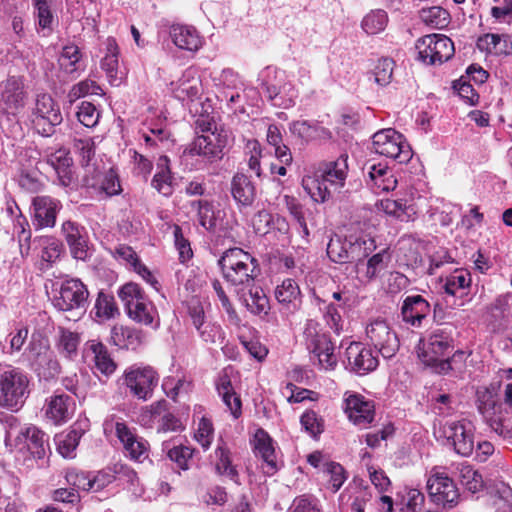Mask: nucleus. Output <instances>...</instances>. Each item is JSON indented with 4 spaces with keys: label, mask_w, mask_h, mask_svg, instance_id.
<instances>
[{
    "label": "nucleus",
    "mask_w": 512,
    "mask_h": 512,
    "mask_svg": "<svg viewBox=\"0 0 512 512\" xmlns=\"http://www.w3.org/2000/svg\"><path fill=\"white\" fill-rule=\"evenodd\" d=\"M29 394V375L19 367L0 364V407L18 412Z\"/></svg>",
    "instance_id": "nucleus-1"
},
{
    "label": "nucleus",
    "mask_w": 512,
    "mask_h": 512,
    "mask_svg": "<svg viewBox=\"0 0 512 512\" xmlns=\"http://www.w3.org/2000/svg\"><path fill=\"white\" fill-rule=\"evenodd\" d=\"M224 279L236 287H250L257 276V260L241 248H231L218 260Z\"/></svg>",
    "instance_id": "nucleus-2"
},
{
    "label": "nucleus",
    "mask_w": 512,
    "mask_h": 512,
    "mask_svg": "<svg viewBox=\"0 0 512 512\" xmlns=\"http://www.w3.org/2000/svg\"><path fill=\"white\" fill-rule=\"evenodd\" d=\"M128 317L134 322L157 329L160 325L158 311L141 287L133 282L124 284L118 290Z\"/></svg>",
    "instance_id": "nucleus-3"
},
{
    "label": "nucleus",
    "mask_w": 512,
    "mask_h": 512,
    "mask_svg": "<svg viewBox=\"0 0 512 512\" xmlns=\"http://www.w3.org/2000/svg\"><path fill=\"white\" fill-rule=\"evenodd\" d=\"M454 331L452 324L434 329L419 355L423 363L434 367L439 373H446L451 369L449 355L454 348Z\"/></svg>",
    "instance_id": "nucleus-4"
},
{
    "label": "nucleus",
    "mask_w": 512,
    "mask_h": 512,
    "mask_svg": "<svg viewBox=\"0 0 512 512\" xmlns=\"http://www.w3.org/2000/svg\"><path fill=\"white\" fill-rule=\"evenodd\" d=\"M434 434L440 439H445L461 456H469L474 450L472 425L466 419H439L434 424Z\"/></svg>",
    "instance_id": "nucleus-5"
},
{
    "label": "nucleus",
    "mask_w": 512,
    "mask_h": 512,
    "mask_svg": "<svg viewBox=\"0 0 512 512\" xmlns=\"http://www.w3.org/2000/svg\"><path fill=\"white\" fill-rule=\"evenodd\" d=\"M303 338L307 349L318 360L322 369L333 370L337 365L334 354V345L330 338L322 332L321 325L315 320H308L303 331Z\"/></svg>",
    "instance_id": "nucleus-6"
},
{
    "label": "nucleus",
    "mask_w": 512,
    "mask_h": 512,
    "mask_svg": "<svg viewBox=\"0 0 512 512\" xmlns=\"http://www.w3.org/2000/svg\"><path fill=\"white\" fill-rule=\"evenodd\" d=\"M62 121L60 107L53 97L48 93L38 94L31 113V123L37 133L50 137L55 133V127Z\"/></svg>",
    "instance_id": "nucleus-7"
},
{
    "label": "nucleus",
    "mask_w": 512,
    "mask_h": 512,
    "mask_svg": "<svg viewBox=\"0 0 512 512\" xmlns=\"http://www.w3.org/2000/svg\"><path fill=\"white\" fill-rule=\"evenodd\" d=\"M375 153L391 158L400 164L412 158V149L404 136L392 128L376 132L372 137Z\"/></svg>",
    "instance_id": "nucleus-8"
},
{
    "label": "nucleus",
    "mask_w": 512,
    "mask_h": 512,
    "mask_svg": "<svg viewBox=\"0 0 512 512\" xmlns=\"http://www.w3.org/2000/svg\"><path fill=\"white\" fill-rule=\"evenodd\" d=\"M25 356L30 368L37 374L40 380H52L61 372L56 356L49 349L48 345L41 340H31Z\"/></svg>",
    "instance_id": "nucleus-9"
},
{
    "label": "nucleus",
    "mask_w": 512,
    "mask_h": 512,
    "mask_svg": "<svg viewBox=\"0 0 512 512\" xmlns=\"http://www.w3.org/2000/svg\"><path fill=\"white\" fill-rule=\"evenodd\" d=\"M159 376L151 366L132 365L122 375L123 385L139 400H148L153 395Z\"/></svg>",
    "instance_id": "nucleus-10"
},
{
    "label": "nucleus",
    "mask_w": 512,
    "mask_h": 512,
    "mask_svg": "<svg viewBox=\"0 0 512 512\" xmlns=\"http://www.w3.org/2000/svg\"><path fill=\"white\" fill-rule=\"evenodd\" d=\"M415 48L418 59L431 65L448 61L455 52L452 40L443 34L425 35L417 40Z\"/></svg>",
    "instance_id": "nucleus-11"
},
{
    "label": "nucleus",
    "mask_w": 512,
    "mask_h": 512,
    "mask_svg": "<svg viewBox=\"0 0 512 512\" xmlns=\"http://www.w3.org/2000/svg\"><path fill=\"white\" fill-rule=\"evenodd\" d=\"M89 292L79 279H67L60 285L52 299L53 306L62 312L85 311Z\"/></svg>",
    "instance_id": "nucleus-12"
},
{
    "label": "nucleus",
    "mask_w": 512,
    "mask_h": 512,
    "mask_svg": "<svg viewBox=\"0 0 512 512\" xmlns=\"http://www.w3.org/2000/svg\"><path fill=\"white\" fill-rule=\"evenodd\" d=\"M366 335L369 343L385 359L392 358L399 350L400 342L396 332L383 319L371 321L366 327Z\"/></svg>",
    "instance_id": "nucleus-13"
},
{
    "label": "nucleus",
    "mask_w": 512,
    "mask_h": 512,
    "mask_svg": "<svg viewBox=\"0 0 512 512\" xmlns=\"http://www.w3.org/2000/svg\"><path fill=\"white\" fill-rule=\"evenodd\" d=\"M103 426L106 435L112 432L113 429L115 430L117 438L132 460L142 462L148 457V442L139 437L135 431L129 428L125 423H114L112 420H106Z\"/></svg>",
    "instance_id": "nucleus-14"
},
{
    "label": "nucleus",
    "mask_w": 512,
    "mask_h": 512,
    "mask_svg": "<svg viewBox=\"0 0 512 512\" xmlns=\"http://www.w3.org/2000/svg\"><path fill=\"white\" fill-rule=\"evenodd\" d=\"M427 490L433 502L450 507L457 504L459 499L458 489L453 480L444 472L433 470L427 480Z\"/></svg>",
    "instance_id": "nucleus-15"
},
{
    "label": "nucleus",
    "mask_w": 512,
    "mask_h": 512,
    "mask_svg": "<svg viewBox=\"0 0 512 512\" xmlns=\"http://www.w3.org/2000/svg\"><path fill=\"white\" fill-rule=\"evenodd\" d=\"M252 443L256 457L262 460L261 467L264 473L275 474L280 469L282 461L275 450L273 439L265 430L259 428L253 436Z\"/></svg>",
    "instance_id": "nucleus-16"
},
{
    "label": "nucleus",
    "mask_w": 512,
    "mask_h": 512,
    "mask_svg": "<svg viewBox=\"0 0 512 512\" xmlns=\"http://www.w3.org/2000/svg\"><path fill=\"white\" fill-rule=\"evenodd\" d=\"M26 93L23 81L11 76L0 83V105L8 115L16 116L25 106Z\"/></svg>",
    "instance_id": "nucleus-17"
},
{
    "label": "nucleus",
    "mask_w": 512,
    "mask_h": 512,
    "mask_svg": "<svg viewBox=\"0 0 512 512\" xmlns=\"http://www.w3.org/2000/svg\"><path fill=\"white\" fill-rule=\"evenodd\" d=\"M225 142V139L215 132L199 135L191 143L189 154L192 156H201L206 161L213 162L222 158Z\"/></svg>",
    "instance_id": "nucleus-18"
},
{
    "label": "nucleus",
    "mask_w": 512,
    "mask_h": 512,
    "mask_svg": "<svg viewBox=\"0 0 512 512\" xmlns=\"http://www.w3.org/2000/svg\"><path fill=\"white\" fill-rule=\"evenodd\" d=\"M346 357L350 369L358 375H365L378 366V359L371 349L362 343L352 342L346 349Z\"/></svg>",
    "instance_id": "nucleus-19"
},
{
    "label": "nucleus",
    "mask_w": 512,
    "mask_h": 512,
    "mask_svg": "<svg viewBox=\"0 0 512 512\" xmlns=\"http://www.w3.org/2000/svg\"><path fill=\"white\" fill-rule=\"evenodd\" d=\"M230 193L240 211L253 206L257 190L250 177L237 172L230 181Z\"/></svg>",
    "instance_id": "nucleus-20"
},
{
    "label": "nucleus",
    "mask_w": 512,
    "mask_h": 512,
    "mask_svg": "<svg viewBox=\"0 0 512 512\" xmlns=\"http://www.w3.org/2000/svg\"><path fill=\"white\" fill-rule=\"evenodd\" d=\"M62 233L72 256L77 260H86L89 257V248L85 228L68 220L62 224Z\"/></svg>",
    "instance_id": "nucleus-21"
},
{
    "label": "nucleus",
    "mask_w": 512,
    "mask_h": 512,
    "mask_svg": "<svg viewBox=\"0 0 512 512\" xmlns=\"http://www.w3.org/2000/svg\"><path fill=\"white\" fill-rule=\"evenodd\" d=\"M275 298L280 305V312L286 316L298 311L302 304L301 291L293 279H285L275 288Z\"/></svg>",
    "instance_id": "nucleus-22"
},
{
    "label": "nucleus",
    "mask_w": 512,
    "mask_h": 512,
    "mask_svg": "<svg viewBox=\"0 0 512 512\" xmlns=\"http://www.w3.org/2000/svg\"><path fill=\"white\" fill-rule=\"evenodd\" d=\"M46 163L54 170L59 185L70 187L74 183L73 160L69 151L60 148L47 154Z\"/></svg>",
    "instance_id": "nucleus-23"
},
{
    "label": "nucleus",
    "mask_w": 512,
    "mask_h": 512,
    "mask_svg": "<svg viewBox=\"0 0 512 512\" xmlns=\"http://www.w3.org/2000/svg\"><path fill=\"white\" fill-rule=\"evenodd\" d=\"M430 311L429 302L421 295L407 296L401 307L403 321L413 327H421Z\"/></svg>",
    "instance_id": "nucleus-24"
},
{
    "label": "nucleus",
    "mask_w": 512,
    "mask_h": 512,
    "mask_svg": "<svg viewBox=\"0 0 512 512\" xmlns=\"http://www.w3.org/2000/svg\"><path fill=\"white\" fill-rule=\"evenodd\" d=\"M34 221L39 228L54 227L62 204L50 196H37L33 199Z\"/></svg>",
    "instance_id": "nucleus-25"
},
{
    "label": "nucleus",
    "mask_w": 512,
    "mask_h": 512,
    "mask_svg": "<svg viewBox=\"0 0 512 512\" xmlns=\"http://www.w3.org/2000/svg\"><path fill=\"white\" fill-rule=\"evenodd\" d=\"M84 356L91 357L95 368L106 376L113 374L117 368L107 347L99 340L92 339L85 343Z\"/></svg>",
    "instance_id": "nucleus-26"
},
{
    "label": "nucleus",
    "mask_w": 512,
    "mask_h": 512,
    "mask_svg": "<svg viewBox=\"0 0 512 512\" xmlns=\"http://www.w3.org/2000/svg\"><path fill=\"white\" fill-rule=\"evenodd\" d=\"M378 208L389 216L400 221L408 222L413 220L417 214V207L412 194L409 197L398 199H382Z\"/></svg>",
    "instance_id": "nucleus-27"
},
{
    "label": "nucleus",
    "mask_w": 512,
    "mask_h": 512,
    "mask_svg": "<svg viewBox=\"0 0 512 512\" xmlns=\"http://www.w3.org/2000/svg\"><path fill=\"white\" fill-rule=\"evenodd\" d=\"M169 35L175 46L182 50L196 52L203 44L202 37L193 26L173 24L169 28Z\"/></svg>",
    "instance_id": "nucleus-28"
},
{
    "label": "nucleus",
    "mask_w": 512,
    "mask_h": 512,
    "mask_svg": "<svg viewBox=\"0 0 512 512\" xmlns=\"http://www.w3.org/2000/svg\"><path fill=\"white\" fill-rule=\"evenodd\" d=\"M362 244L365 242L358 240L351 242L334 235L327 245V255L331 261L343 264L356 258V252L361 249Z\"/></svg>",
    "instance_id": "nucleus-29"
},
{
    "label": "nucleus",
    "mask_w": 512,
    "mask_h": 512,
    "mask_svg": "<svg viewBox=\"0 0 512 512\" xmlns=\"http://www.w3.org/2000/svg\"><path fill=\"white\" fill-rule=\"evenodd\" d=\"M348 155L342 154L335 161L325 164L321 170V177L329 183L334 192H340L344 187L348 174Z\"/></svg>",
    "instance_id": "nucleus-30"
},
{
    "label": "nucleus",
    "mask_w": 512,
    "mask_h": 512,
    "mask_svg": "<svg viewBox=\"0 0 512 512\" xmlns=\"http://www.w3.org/2000/svg\"><path fill=\"white\" fill-rule=\"evenodd\" d=\"M367 184L381 192L394 190L397 186V179L393 172L382 163L367 166Z\"/></svg>",
    "instance_id": "nucleus-31"
},
{
    "label": "nucleus",
    "mask_w": 512,
    "mask_h": 512,
    "mask_svg": "<svg viewBox=\"0 0 512 512\" xmlns=\"http://www.w3.org/2000/svg\"><path fill=\"white\" fill-rule=\"evenodd\" d=\"M342 408L347 416H372L375 413V402L360 393L346 391Z\"/></svg>",
    "instance_id": "nucleus-32"
},
{
    "label": "nucleus",
    "mask_w": 512,
    "mask_h": 512,
    "mask_svg": "<svg viewBox=\"0 0 512 512\" xmlns=\"http://www.w3.org/2000/svg\"><path fill=\"white\" fill-rule=\"evenodd\" d=\"M289 130L292 135L299 138L302 142L308 143L314 140H328L331 138V132L316 122L307 120L293 121L289 124Z\"/></svg>",
    "instance_id": "nucleus-33"
},
{
    "label": "nucleus",
    "mask_w": 512,
    "mask_h": 512,
    "mask_svg": "<svg viewBox=\"0 0 512 512\" xmlns=\"http://www.w3.org/2000/svg\"><path fill=\"white\" fill-rule=\"evenodd\" d=\"M45 434L35 426L22 428L15 436V445H25L37 458L45 455Z\"/></svg>",
    "instance_id": "nucleus-34"
},
{
    "label": "nucleus",
    "mask_w": 512,
    "mask_h": 512,
    "mask_svg": "<svg viewBox=\"0 0 512 512\" xmlns=\"http://www.w3.org/2000/svg\"><path fill=\"white\" fill-rule=\"evenodd\" d=\"M83 183L86 187L98 189L110 197L122 192L119 176L113 169L107 171L103 176L99 173L97 177L85 175Z\"/></svg>",
    "instance_id": "nucleus-35"
},
{
    "label": "nucleus",
    "mask_w": 512,
    "mask_h": 512,
    "mask_svg": "<svg viewBox=\"0 0 512 512\" xmlns=\"http://www.w3.org/2000/svg\"><path fill=\"white\" fill-rule=\"evenodd\" d=\"M143 341L141 330L132 327L115 326L111 330V342L122 349H136Z\"/></svg>",
    "instance_id": "nucleus-36"
},
{
    "label": "nucleus",
    "mask_w": 512,
    "mask_h": 512,
    "mask_svg": "<svg viewBox=\"0 0 512 512\" xmlns=\"http://www.w3.org/2000/svg\"><path fill=\"white\" fill-rule=\"evenodd\" d=\"M76 403L73 397L55 392L46 399V416H71L75 413Z\"/></svg>",
    "instance_id": "nucleus-37"
},
{
    "label": "nucleus",
    "mask_w": 512,
    "mask_h": 512,
    "mask_svg": "<svg viewBox=\"0 0 512 512\" xmlns=\"http://www.w3.org/2000/svg\"><path fill=\"white\" fill-rule=\"evenodd\" d=\"M172 179L169 158L160 156L157 161V172L151 182L152 187L160 194L170 196L173 192Z\"/></svg>",
    "instance_id": "nucleus-38"
},
{
    "label": "nucleus",
    "mask_w": 512,
    "mask_h": 512,
    "mask_svg": "<svg viewBox=\"0 0 512 512\" xmlns=\"http://www.w3.org/2000/svg\"><path fill=\"white\" fill-rule=\"evenodd\" d=\"M213 464L215 472L234 482H238V471L232 464L230 451L224 444H219L214 451Z\"/></svg>",
    "instance_id": "nucleus-39"
},
{
    "label": "nucleus",
    "mask_w": 512,
    "mask_h": 512,
    "mask_svg": "<svg viewBox=\"0 0 512 512\" xmlns=\"http://www.w3.org/2000/svg\"><path fill=\"white\" fill-rule=\"evenodd\" d=\"M372 495L367 487L356 488L341 495V508L343 512H364Z\"/></svg>",
    "instance_id": "nucleus-40"
},
{
    "label": "nucleus",
    "mask_w": 512,
    "mask_h": 512,
    "mask_svg": "<svg viewBox=\"0 0 512 512\" xmlns=\"http://www.w3.org/2000/svg\"><path fill=\"white\" fill-rule=\"evenodd\" d=\"M162 389L167 397L177 401L192 391L193 384L186 376H168L163 379Z\"/></svg>",
    "instance_id": "nucleus-41"
},
{
    "label": "nucleus",
    "mask_w": 512,
    "mask_h": 512,
    "mask_svg": "<svg viewBox=\"0 0 512 512\" xmlns=\"http://www.w3.org/2000/svg\"><path fill=\"white\" fill-rule=\"evenodd\" d=\"M118 46L113 38L106 41V55L101 60V68L105 71L109 82L112 85H118L120 77H118Z\"/></svg>",
    "instance_id": "nucleus-42"
},
{
    "label": "nucleus",
    "mask_w": 512,
    "mask_h": 512,
    "mask_svg": "<svg viewBox=\"0 0 512 512\" xmlns=\"http://www.w3.org/2000/svg\"><path fill=\"white\" fill-rule=\"evenodd\" d=\"M248 292L242 295V301L246 308L253 314L267 313L269 300L261 287L250 284Z\"/></svg>",
    "instance_id": "nucleus-43"
},
{
    "label": "nucleus",
    "mask_w": 512,
    "mask_h": 512,
    "mask_svg": "<svg viewBox=\"0 0 512 512\" xmlns=\"http://www.w3.org/2000/svg\"><path fill=\"white\" fill-rule=\"evenodd\" d=\"M303 187L315 202H325L331 198L333 188L324 178L319 176L306 177L303 179Z\"/></svg>",
    "instance_id": "nucleus-44"
},
{
    "label": "nucleus",
    "mask_w": 512,
    "mask_h": 512,
    "mask_svg": "<svg viewBox=\"0 0 512 512\" xmlns=\"http://www.w3.org/2000/svg\"><path fill=\"white\" fill-rule=\"evenodd\" d=\"M217 391L232 416H237V414L241 412V400L234 392L231 381L227 375H223L219 378Z\"/></svg>",
    "instance_id": "nucleus-45"
},
{
    "label": "nucleus",
    "mask_w": 512,
    "mask_h": 512,
    "mask_svg": "<svg viewBox=\"0 0 512 512\" xmlns=\"http://www.w3.org/2000/svg\"><path fill=\"white\" fill-rule=\"evenodd\" d=\"M460 483L470 492L476 493L483 487L482 476L471 465L459 463L456 466Z\"/></svg>",
    "instance_id": "nucleus-46"
},
{
    "label": "nucleus",
    "mask_w": 512,
    "mask_h": 512,
    "mask_svg": "<svg viewBox=\"0 0 512 512\" xmlns=\"http://www.w3.org/2000/svg\"><path fill=\"white\" fill-rule=\"evenodd\" d=\"M478 410L481 414L496 415L502 413L503 403L498 395L490 389L477 392Z\"/></svg>",
    "instance_id": "nucleus-47"
},
{
    "label": "nucleus",
    "mask_w": 512,
    "mask_h": 512,
    "mask_svg": "<svg viewBox=\"0 0 512 512\" xmlns=\"http://www.w3.org/2000/svg\"><path fill=\"white\" fill-rule=\"evenodd\" d=\"M191 209L197 213L199 224L206 230H213L216 226V218L212 204L207 200H194Z\"/></svg>",
    "instance_id": "nucleus-48"
},
{
    "label": "nucleus",
    "mask_w": 512,
    "mask_h": 512,
    "mask_svg": "<svg viewBox=\"0 0 512 512\" xmlns=\"http://www.w3.org/2000/svg\"><path fill=\"white\" fill-rule=\"evenodd\" d=\"M58 349L62 355L72 358L77 355V349L80 343V336L63 327H59Z\"/></svg>",
    "instance_id": "nucleus-49"
},
{
    "label": "nucleus",
    "mask_w": 512,
    "mask_h": 512,
    "mask_svg": "<svg viewBox=\"0 0 512 512\" xmlns=\"http://www.w3.org/2000/svg\"><path fill=\"white\" fill-rule=\"evenodd\" d=\"M420 18L425 24L436 29H442L449 24V13L440 6L422 8Z\"/></svg>",
    "instance_id": "nucleus-50"
},
{
    "label": "nucleus",
    "mask_w": 512,
    "mask_h": 512,
    "mask_svg": "<svg viewBox=\"0 0 512 512\" xmlns=\"http://www.w3.org/2000/svg\"><path fill=\"white\" fill-rule=\"evenodd\" d=\"M388 23V15L384 10H372L362 20V28L367 34L375 35L382 32Z\"/></svg>",
    "instance_id": "nucleus-51"
},
{
    "label": "nucleus",
    "mask_w": 512,
    "mask_h": 512,
    "mask_svg": "<svg viewBox=\"0 0 512 512\" xmlns=\"http://www.w3.org/2000/svg\"><path fill=\"white\" fill-rule=\"evenodd\" d=\"M81 52L76 45H67L63 47L58 59L60 68L67 74H73L79 69Z\"/></svg>",
    "instance_id": "nucleus-52"
},
{
    "label": "nucleus",
    "mask_w": 512,
    "mask_h": 512,
    "mask_svg": "<svg viewBox=\"0 0 512 512\" xmlns=\"http://www.w3.org/2000/svg\"><path fill=\"white\" fill-rule=\"evenodd\" d=\"M470 284V274L463 270H456L446 278L444 291L447 295L456 296L459 291L469 288Z\"/></svg>",
    "instance_id": "nucleus-53"
},
{
    "label": "nucleus",
    "mask_w": 512,
    "mask_h": 512,
    "mask_svg": "<svg viewBox=\"0 0 512 512\" xmlns=\"http://www.w3.org/2000/svg\"><path fill=\"white\" fill-rule=\"evenodd\" d=\"M395 62L391 58H381L371 72L373 80L380 86L388 85L392 80Z\"/></svg>",
    "instance_id": "nucleus-54"
},
{
    "label": "nucleus",
    "mask_w": 512,
    "mask_h": 512,
    "mask_svg": "<svg viewBox=\"0 0 512 512\" xmlns=\"http://www.w3.org/2000/svg\"><path fill=\"white\" fill-rule=\"evenodd\" d=\"M323 473L328 477L327 485L332 492H337L347 479L345 469L337 462L325 464Z\"/></svg>",
    "instance_id": "nucleus-55"
},
{
    "label": "nucleus",
    "mask_w": 512,
    "mask_h": 512,
    "mask_svg": "<svg viewBox=\"0 0 512 512\" xmlns=\"http://www.w3.org/2000/svg\"><path fill=\"white\" fill-rule=\"evenodd\" d=\"M199 337L206 343L214 344L218 340L223 339V330L221 326L211 320H204L201 325L194 326Z\"/></svg>",
    "instance_id": "nucleus-56"
},
{
    "label": "nucleus",
    "mask_w": 512,
    "mask_h": 512,
    "mask_svg": "<svg viewBox=\"0 0 512 512\" xmlns=\"http://www.w3.org/2000/svg\"><path fill=\"white\" fill-rule=\"evenodd\" d=\"M175 98L184 102L194 100L199 95V82L197 79H180L177 86L173 89Z\"/></svg>",
    "instance_id": "nucleus-57"
},
{
    "label": "nucleus",
    "mask_w": 512,
    "mask_h": 512,
    "mask_svg": "<svg viewBox=\"0 0 512 512\" xmlns=\"http://www.w3.org/2000/svg\"><path fill=\"white\" fill-rule=\"evenodd\" d=\"M101 92V87L95 81L86 79L71 87L68 98L70 102H74L89 94L100 95Z\"/></svg>",
    "instance_id": "nucleus-58"
},
{
    "label": "nucleus",
    "mask_w": 512,
    "mask_h": 512,
    "mask_svg": "<svg viewBox=\"0 0 512 512\" xmlns=\"http://www.w3.org/2000/svg\"><path fill=\"white\" fill-rule=\"evenodd\" d=\"M94 308L98 317H104L107 319L113 318L119 313L114 297L103 292L98 294Z\"/></svg>",
    "instance_id": "nucleus-59"
},
{
    "label": "nucleus",
    "mask_w": 512,
    "mask_h": 512,
    "mask_svg": "<svg viewBox=\"0 0 512 512\" xmlns=\"http://www.w3.org/2000/svg\"><path fill=\"white\" fill-rule=\"evenodd\" d=\"M246 149L249 153V158L247 160V165L250 171H252L257 178L261 179L263 176L261 169V157H262V148L260 143L253 139L248 140L246 144Z\"/></svg>",
    "instance_id": "nucleus-60"
},
{
    "label": "nucleus",
    "mask_w": 512,
    "mask_h": 512,
    "mask_svg": "<svg viewBox=\"0 0 512 512\" xmlns=\"http://www.w3.org/2000/svg\"><path fill=\"white\" fill-rule=\"evenodd\" d=\"M65 479L72 487L71 489H74L76 492H78V490H92V482L89 473L78 471L76 469H68L65 474Z\"/></svg>",
    "instance_id": "nucleus-61"
},
{
    "label": "nucleus",
    "mask_w": 512,
    "mask_h": 512,
    "mask_svg": "<svg viewBox=\"0 0 512 512\" xmlns=\"http://www.w3.org/2000/svg\"><path fill=\"white\" fill-rule=\"evenodd\" d=\"M287 512H321V506L316 497L301 495L293 500Z\"/></svg>",
    "instance_id": "nucleus-62"
},
{
    "label": "nucleus",
    "mask_w": 512,
    "mask_h": 512,
    "mask_svg": "<svg viewBox=\"0 0 512 512\" xmlns=\"http://www.w3.org/2000/svg\"><path fill=\"white\" fill-rule=\"evenodd\" d=\"M78 121L87 128L97 125L100 113L96 107L90 102H82L76 113Z\"/></svg>",
    "instance_id": "nucleus-63"
},
{
    "label": "nucleus",
    "mask_w": 512,
    "mask_h": 512,
    "mask_svg": "<svg viewBox=\"0 0 512 512\" xmlns=\"http://www.w3.org/2000/svg\"><path fill=\"white\" fill-rule=\"evenodd\" d=\"M389 255L386 250L374 254L368 261L365 276L368 280L374 279L386 267Z\"/></svg>",
    "instance_id": "nucleus-64"
}]
</instances>
